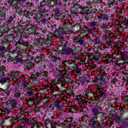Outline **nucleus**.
Returning <instances> with one entry per match:
<instances>
[{"mask_svg": "<svg viewBox=\"0 0 128 128\" xmlns=\"http://www.w3.org/2000/svg\"><path fill=\"white\" fill-rule=\"evenodd\" d=\"M44 124H46V126H48L50 124V126H52V122L49 119H46V122H45Z\"/></svg>", "mask_w": 128, "mask_h": 128, "instance_id": "nucleus-41", "label": "nucleus"}, {"mask_svg": "<svg viewBox=\"0 0 128 128\" xmlns=\"http://www.w3.org/2000/svg\"><path fill=\"white\" fill-rule=\"evenodd\" d=\"M31 78H34V79L36 78V75L32 74H31Z\"/></svg>", "mask_w": 128, "mask_h": 128, "instance_id": "nucleus-64", "label": "nucleus"}, {"mask_svg": "<svg viewBox=\"0 0 128 128\" xmlns=\"http://www.w3.org/2000/svg\"><path fill=\"white\" fill-rule=\"evenodd\" d=\"M70 110H71V112H76V110H75L74 106H71Z\"/></svg>", "mask_w": 128, "mask_h": 128, "instance_id": "nucleus-50", "label": "nucleus"}, {"mask_svg": "<svg viewBox=\"0 0 128 128\" xmlns=\"http://www.w3.org/2000/svg\"><path fill=\"white\" fill-rule=\"evenodd\" d=\"M54 84H56V80L54 79L52 80L51 82H50L51 86H54Z\"/></svg>", "mask_w": 128, "mask_h": 128, "instance_id": "nucleus-56", "label": "nucleus"}, {"mask_svg": "<svg viewBox=\"0 0 128 128\" xmlns=\"http://www.w3.org/2000/svg\"><path fill=\"white\" fill-rule=\"evenodd\" d=\"M4 52H2L0 53V62H2V60H4Z\"/></svg>", "mask_w": 128, "mask_h": 128, "instance_id": "nucleus-32", "label": "nucleus"}, {"mask_svg": "<svg viewBox=\"0 0 128 128\" xmlns=\"http://www.w3.org/2000/svg\"><path fill=\"white\" fill-rule=\"evenodd\" d=\"M18 44H21L22 45L24 44V41L22 40V36L20 37V38L19 40L16 42Z\"/></svg>", "mask_w": 128, "mask_h": 128, "instance_id": "nucleus-28", "label": "nucleus"}, {"mask_svg": "<svg viewBox=\"0 0 128 128\" xmlns=\"http://www.w3.org/2000/svg\"><path fill=\"white\" fill-rule=\"evenodd\" d=\"M41 30L43 34H46L48 32V28H46V27L42 28H41Z\"/></svg>", "mask_w": 128, "mask_h": 128, "instance_id": "nucleus-34", "label": "nucleus"}, {"mask_svg": "<svg viewBox=\"0 0 128 128\" xmlns=\"http://www.w3.org/2000/svg\"><path fill=\"white\" fill-rule=\"evenodd\" d=\"M99 26L101 28H105L106 30V26L104 25V24H102V25H99Z\"/></svg>", "mask_w": 128, "mask_h": 128, "instance_id": "nucleus-55", "label": "nucleus"}, {"mask_svg": "<svg viewBox=\"0 0 128 128\" xmlns=\"http://www.w3.org/2000/svg\"><path fill=\"white\" fill-rule=\"evenodd\" d=\"M26 6L28 10H32V8L34 6V4L28 2L26 3Z\"/></svg>", "mask_w": 128, "mask_h": 128, "instance_id": "nucleus-21", "label": "nucleus"}, {"mask_svg": "<svg viewBox=\"0 0 128 128\" xmlns=\"http://www.w3.org/2000/svg\"><path fill=\"white\" fill-rule=\"evenodd\" d=\"M34 40H35V42H36V44H39L40 42V38H36Z\"/></svg>", "mask_w": 128, "mask_h": 128, "instance_id": "nucleus-63", "label": "nucleus"}, {"mask_svg": "<svg viewBox=\"0 0 128 128\" xmlns=\"http://www.w3.org/2000/svg\"><path fill=\"white\" fill-rule=\"evenodd\" d=\"M84 10V9L82 8V6H80L78 4H73V6L71 7L70 10L72 12V14H76V12L78 10Z\"/></svg>", "mask_w": 128, "mask_h": 128, "instance_id": "nucleus-3", "label": "nucleus"}, {"mask_svg": "<svg viewBox=\"0 0 128 128\" xmlns=\"http://www.w3.org/2000/svg\"><path fill=\"white\" fill-rule=\"evenodd\" d=\"M6 12H4V11H0V18H2L3 20H6Z\"/></svg>", "mask_w": 128, "mask_h": 128, "instance_id": "nucleus-19", "label": "nucleus"}, {"mask_svg": "<svg viewBox=\"0 0 128 128\" xmlns=\"http://www.w3.org/2000/svg\"><path fill=\"white\" fill-rule=\"evenodd\" d=\"M22 82V86H23L24 88H26V86H28V84H26V80H23Z\"/></svg>", "mask_w": 128, "mask_h": 128, "instance_id": "nucleus-43", "label": "nucleus"}, {"mask_svg": "<svg viewBox=\"0 0 128 128\" xmlns=\"http://www.w3.org/2000/svg\"><path fill=\"white\" fill-rule=\"evenodd\" d=\"M7 40L12 42H14V36L12 35H9L8 37Z\"/></svg>", "mask_w": 128, "mask_h": 128, "instance_id": "nucleus-27", "label": "nucleus"}, {"mask_svg": "<svg viewBox=\"0 0 128 128\" xmlns=\"http://www.w3.org/2000/svg\"><path fill=\"white\" fill-rule=\"evenodd\" d=\"M12 108H16V103H12Z\"/></svg>", "mask_w": 128, "mask_h": 128, "instance_id": "nucleus-58", "label": "nucleus"}, {"mask_svg": "<svg viewBox=\"0 0 128 128\" xmlns=\"http://www.w3.org/2000/svg\"><path fill=\"white\" fill-rule=\"evenodd\" d=\"M106 84V81H102V80H100V86H104V84Z\"/></svg>", "mask_w": 128, "mask_h": 128, "instance_id": "nucleus-45", "label": "nucleus"}, {"mask_svg": "<svg viewBox=\"0 0 128 128\" xmlns=\"http://www.w3.org/2000/svg\"><path fill=\"white\" fill-rule=\"evenodd\" d=\"M22 122L25 124H30V119L28 118H23V120Z\"/></svg>", "mask_w": 128, "mask_h": 128, "instance_id": "nucleus-22", "label": "nucleus"}, {"mask_svg": "<svg viewBox=\"0 0 128 128\" xmlns=\"http://www.w3.org/2000/svg\"><path fill=\"white\" fill-rule=\"evenodd\" d=\"M103 20H108V16L106 14H103Z\"/></svg>", "mask_w": 128, "mask_h": 128, "instance_id": "nucleus-49", "label": "nucleus"}, {"mask_svg": "<svg viewBox=\"0 0 128 128\" xmlns=\"http://www.w3.org/2000/svg\"><path fill=\"white\" fill-rule=\"evenodd\" d=\"M20 91H18L16 93L14 94V96L15 98H20Z\"/></svg>", "mask_w": 128, "mask_h": 128, "instance_id": "nucleus-35", "label": "nucleus"}, {"mask_svg": "<svg viewBox=\"0 0 128 128\" xmlns=\"http://www.w3.org/2000/svg\"><path fill=\"white\" fill-rule=\"evenodd\" d=\"M10 86H12V85L10 84H9L8 86V88L6 90H4V92H5V94H6L7 96H10V90H8V88H10Z\"/></svg>", "mask_w": 128, "mask_h": 128, "instance_id": "nucleus-17", "label": "nucleus"}, {"mask_svg": "<svg viewBox=\"0 0 128 128\" xmlns=\"http://www.w3.org/2000/svg\"><path fill=\"white\" fill-rule=\"evenodd\" d=\"M78 38H79L78 36H76L75 39L73 40V42H76V44H78Z\"/></svg>", "mask_w": 128, "mask_h": 128, "instance_id": "nucleus-52", "label": "nucleus"}, {"mask_svg": "<svg viewBox=\"0 0 128 128\" xmlns=\"http://www.w3.org/2000/svg\"><path fill=\"white\" fill-rule=\"evenodd\" d=\"M30 28L32 30H38V26L37 25H35V26H32Z\"/></svg>", "mask_w": 128, "mask_h": 128, "instance_id": "nucleus-42", "label": "nucleus"}, {"mask_svg": "<svg viewBox=\"0 0 128 128\" xmlns=\"http://www.w3.org/2000/svg\"><path fill=\"white\" fill-rule=\"evenodd\" d=\"M90 26H99L100 23L97 22H91L89 23Z\"/></svg>", "mask_w": 128, "mask_h": 128, "instance_id": "nucleus-16", "label": "nucleus"}, {"mask_svg": "<svg viewBox=\"0 0 128 128\" xmlns=\"http://www.w3.org/2000/svg\"><path fill=\"white\" fill-rule=\"evenodd\" d=\"M84 76L83 77H78L76 78V80H78V82H84Z\"/></svg>", "mask_w": 128, "mask_h": 128, "instance_id": "nucleus-31", "label": "nucleus"}, {"mask_svg": "<svg viewBox=\"0 0 128 128\" xmlns=\"http://www.w3.org/2000/svg\"><path fill=\"white\" fill-rule=\"evenodd\" d=\"M40 11V14H46V12H48V10H46V8H42V9H39Z\"/></svg>", "mask_w": 128, "mask_h": 128, "instance_id": "nucleus-23", "label": "nucleus"}, {"mask_svg": "<svg viewBox=\"0 0 128 128\" xmlns=\"http://www.w3.org/2000/svg\"><path fill=\"white\" fill-rule=\"evenodd\" d=\"M62 64H64V66H68V60H65L62 62Z\"/></svg>", "mask_w": 128, "mask_h": 128, "instance_id": "nucleus-47", "label": "nucleus"}, {"mask_svg": "<svg viewBox=\"0 0 128 128\" xmlns=\"http://www.w3.org/2000/svg\"><path fill=\"white\" fill-rule=\"evenodd\" d=\"M55 4H57V6H62V2L60 0H56Z\"/></svg>", "mask_w": 128, "mask_h": 128, "instance_id": "nucleus-37", "label": "nucleus"}, {"mask_svg": "<svg viewBox=\"0 0 128 128\" xmlns=\"http://www.w3.org/2000/svg\"><path fill=\"white\" fill-rule=\"evenodd\" d=\"M28 96H32L34 94V93H32V91H28Z\"/></svg>", "mask_w": 128, "mask_h": 128, "instance_id": "nucleus-54", "label": "nucleus"}, {"mask_svg": "<svg viewBox=\"0 0 128 128\" xmlns=\"http://www.w3.org/2000/svg\"><path fill=\"white\" fill-rule=\"evenodd\" d=\"M13 20H14V17L10 16L6 20V24H12Z\"/></svg>", "mask_w": 128, "mask_h": 128, "instance_id": "nucleus-20", "label": "nucleus"}, {"mask_svg": "<svg viewBox=\"0 0 128 128\" xmlns=\"http://www.w3.org/2000/svg\"><path fill=\"white\" fill-rule=\"evenodd\" d=\"M16 60L15 58L10 57L8 59V62H14V60Z\"/></svg>", "mask_w": 128, "mask_h": 128, "instance_id": "nucleus-48", "label": "nucleus"}, {"mask_svg": "<svg viewBox=\"0 0 128 128\" xmlns=\"http://www.w3.org/2000/svg\"><path fill=\"white\" fill-rule=\"evenodd\" d=\"M122 110L123 112H126L128 110V109L126 108L125 106H124L122 107Z\"/></svg>", "mask_w": 128, "mask_h": 128, "instance_id": "nucleus-40", "label": "nucleus"}, {"mask_svg": "<svg viewBox=\"0 0 128 128\" xmlns=\"http://www.w3.org/2000/svg\"><path fill=\"white\" fill-rule=\"evenodd\" d=\"M96 93L97 94H99L100 96L102 98H106V96H108V92L106 90H96Z\"/></svg>", "mask_w": 128, "mask_h": 128, "instance_id": "nucleus-5", "label": "nucleus"}, {"mask_svg": "<svg viewBox=\"0 0 128 128\" xmlns=\"http://www.w3.org/2000/svg\"><path fill=\"white\" fill-rule=\"evenodd\" d=\"M118 80L116 78H114L113 80L111 81V84H118Z\"/></svg>", "mask_w": 128, "mask_h": 128, "instance_id": "nucleus-33", "label": "nucleus"}, {"mask_svg": "<svg viewBox=\"0 0 128 128\" xmlns=\"http://www.w3.org/2000/svg\"><path fill=\"white\" fill-rule=\"evenodd\" d=\"M58 102L56 101H54L53 102V104H54V106H55L56 108V106H58Z\"/></svg>", "mask_w": 128, "mask_h": 128, "instance_id": "nucleus-59", "label": "nucleus"}, {"mask_svg": "<svg viewBox=\"0 0 128 128\" xmlns=\"http://www.w3.org/2000/svg\"><path fill=\"white\" fill-rule=\"evenodd\" d=\"M56 52H56V50H53L52 52V54L53 56H54V54H56Z\"/></svg>", "mask_w": 128, "mask_h": 128, "instance_id": "nucleus-57", "label": "nucleus"}, {"mask_svg": "<svg viewBox=\"0 0 128 128\" xmlns=\"http://www.w3.org/2000/svg\"><path fill=\"white\" fill-rule=\"evenodd\" d=\"M8 82L10 80V78L8 77H0V84H4L5 82H8Z\"/></svg>", "mask_w": 128, "mask_h": 128, "instance_id": "nucleus-13", "label": "nucleus"}, {"mask_svg": "<svg viewBox=\"0 0 128 128\" xmlns=\"http://www.w3.org/2000/svg\"><path fill=\"white\" fill-rule=\"evenodd\" d=\"M6 48L4 46H0V52H6Z\"/></svg>", "mask_w": 128, "mask_h": 128, "instance_id": "nucleus-39", "label": "nucleus"}, {"mask_svg": "<svg viewBox=\"0 0 128 128\" xmlns=\"http://www.w3.org/2000/svg\"><path fill=\"white\" fill-rule=\"evenodd\" d=\"M23 15L25 18H30V16H33V20H40L42 18V14H38L36 10H32L30 12L26 10H24L23 11Z\"/></svg>", "mask_w": 128, "mask_h": 128, "instance_id": "nucleus-1", "label": "nucleus"}, {"mask_svg": "<svg viewBox=\"0 0 128 128\" xmlns=\"http://www.w3.org/2000/svg\"><path fill=\"white\" fill-rule=\"evenodd\" d=\"M74 28L76 30H82V25L78 24H76L74 26Z\"/></svg>", "mask_w": 128, "mask_h": 128, "instance_id": "nucleus-18", "label": "nucleus"}, {"mask_svg": "<svg viewBox=\"0 0 128 128\" xmlns=\"http://www.w3.org/2000/svg\"><path fill=\"white\" fill-rule=\"evenodd\" d=\"M10 30V27L8 26H6L4 28L3 34H8V32Z\"/></svg>", "mask_w": 128, "mask_h": 128, "instance_id": "nucleus-24", "label": "nucleus"}, {"mask_svg": "<svg viewBox=\"0 0 128 128\" xmlns=\"http://www.w3.org/2000/svg\"><path fill=\"white\" fill-rule=\"evenodd\" d=\"M80 68L76 66V70H74V72H76L77 74H78L80 73Z\"/></svg>", "mask_w": 128, "mask_h": 128, "instance_id": "nucleus-44", "label": "nucleus"}, {"mask_svg": "<svg viewBox=\"0 0 128 128\" xmlns=\"http://www.w3.org/2000/svg\"><path fill=\"white\" fill-rule=\"evenodd\" d=\"M112 117L115 120V122H116V124H120V122H122V118H121L122 117L120 116H118L116 114H114L112 115Z\"/></svg>", "mask_w": 128, "mask_h": 128, "instance_id": "nucleus-7", "label": "nucleus"}, {"mask_svg": "<svg viewBox=\"0 0 128 128\" xmlns=\"http://www.w3.org/2000/svg\"><path fill=\"white\" fill-rule=\"evenodd\" d=\"M34 2H35V4L38 6L40 3V6L38 7V10H42L43 6H48V1H46V0H32Z\"/></svg>", "mask_w": 128, "mask_h": 128, "instance_id": "nucleus-2", "label": "nucleus"}, {"mask_svg": "<svg viewBox=\"0 0 128 128\" xmlns=\"http://www.w3.org/2000/svg\"><path fill=\"white\" fill-rule=\"evenodd\" d=\"M94 40H96L97 44H100V39L98 37H96L94 39Z\"/></svg>", "mask_w": 128, "mask_h": 128, "instance_id": "nucleus-62", "label": "nucleus"}, {"mask_svg": "<svg viewBox=\"0 0 128 128\" xmlns=\"http://www.w3.org/2000/svg\"><path fill=\"white\" fill-rule=\"evenodd\" d=\"M50 58H52V60H51L52 61V62H58V60H62L60 58L56 57L54 55L51 56Z\"/></svg>", "mask_w": 128, "mask_h": 128, "instance_id": "nucleus-15", "label": "nucleus"}, {"mask_svg": "<svg viewBox=\"0 0 128 128\" xmlns=\"http://www.w3.org/2000/svg\"><path fill=\"white\" fill-rule=\"evenodd\" d=\"M6 72V67L4 66H2L0 68V77L4 76V72Z\"/></svg>", "mask_w": 128, "mask_h": 128, "instance_id": "nucleus-14", "label": "nucleus"}, {"mask_svg": "<svg viewBox=\"0 0 128 128\" xmlns=\"http://www.w3.org/2000/svg\"><path fill=\"white\" fill-rule=\"evenodd\" d=\"M96 90H100V92H102V86L100 84L99 86H98V89Z\"/></svg>", "mask_w": 128, "mask_h": 128, "instance_id": "nucleus-46", "label": "nucleus"}, {"mask_svg": "<svg viewBox=\"0 0 128 128\" xmlns=\"http://www.w3.org/2000/svg\"><path fill=\"white\" fill-rule=\"evenodd\" d=\"M128 119H125L124 121H123V124L124 125H128Z\"/></svg>", "mask_w": 128, "mask_h": 128, "instance_id": "nucleus-53", "label": "nucleus"}, {"mask_svg": "<svg viewBox=\"0 0 128 128\" xmlns=\"http://www.w3.org/2000/svg\"><path fill=\"white\" fill-rule=\"evenodd\" d=\"M54 36V33L50 32L49 34L48 35V38H52Z\"/></svg>", "mask_w": 128, "mask_h": 128, "instance_id": "nucleus-61", "label": "nucleus"}, {"mask_svg": "<svg viewBox=\"0 0 128 128\" xmlns=\"http://www.w3.org/2000/svg\"><path fill=\"white\" fill-rule=\"evenodd\" d=\"M41 76H46V78H48V71H44L40 73Z\"/></svg>", "mask_w": 128, "mask_h": 128, "instance_id": "nucleus-26", "label": "nucleus"}, {"mask_svg": "<svg viewBox=\"0 0 128 128\" xmlns=\"http://www.w3.org/2000/svg\"><path fill=\"white\" fill-rule=\"evenodd\" d=\"M85 36H87L88 38H94V40L96 38V34H94V33L92 32V31L90 30H89L87 33L86 34L84 35Z\"/></svg>", "mask_w": 128, "mask_h": 128, "instance_id": "nucleus-8", "label": "nucleus"}, {"mask_svg": "<svg viewBox=\"0 0 128 128\" xmlns=\"http://www.w3.org/2000/svg\"><path fill=\"white\" fill-rule=\"evenodd\" d=\"M20 71L16 72H15V74H14V78H16V76H18V75L20 74Z\"/></svg>", "mask_w": 128, "mask_h": 128, "instance_id": "nucleus-51", "label": "nucleus"}, {"mask_svg": "<svg viewBox=\"0 0 128 128\" xmlns=\"http://www.w3.org/2000/svg\"><path fill=\"white\" fill-rule=\"evenodd\" d=\"M72 120H74V118L70 117V118H68L67 120H64V122H72Z\"/></svg>", "mask_w": 128, "mask_h": 128, "instance_id": "nucleus-38", "label": "nucleus"}, {"mask_svg": "<svg viewBox=\"0 0 128 128\" xmlns=\"http://www.w3.org/2000/svg\"><path fill=\"white\" fill-rule=\"evenodd\" d=\"M64 54L70 55L72 54V49L70 48H68L63 50Z\"/></svg>", "mask_w": 128, "mask_h": 128, "instance_id": "nucleus-10", "label": "nucleus"}, {"mask_svg": "<svg viewBox=\"0 0 128 128\" xmlns=\"http://www.w3.org/2000/svg\"><path fill=\"white\" fill-rule=\"evenodd\" d=\"M48 4V5L47 6L48 8H50V10H52L54 6V5L56 4V1L54 0H50V1H47Z\"/></svg>", "mask_w": 128, "mask_h": 128, "instance_id": "nucleus-11", "label": "nucleus"}, {"mask_svg": "<svg viewBox=\"0 0 128 128\" xmlns=\"http://www.w3.org/2000/svg\"><path fill=\"white\" fill-rule=\"evenodd\" d=\"M34 60L36 62H37V64H40V62L42 60V57L37 56L36 58H35Z\"/></svg>", "mask_w": 128, "mask_h": 128, "instance_id": "nucleus-25", "label": "nucleus"}, {"mask_svg": "<svg viewBox=\"0 0 128 128\" xmlns=\"http://www.w3.org/2000/svg\"><path fill=\"white\" fill-rule=\"evenodd\" d=\"M78 43L80 46H82L86 44V42L84 41V36H80L78 35Z\"/></svg>", "mask_w": 128, "mask_h": 128, "instance_id": "nucleus-9", "label": "nucleus"}, {"mask_svg": "<svg viewBox=\"0 0 128 128\" xmlns=\"http://www.w3.org/2000/svg\"><path fill=\"white\" fill-rule=\"evenodd\" d=\"M40 22H42V24H48V20L46 19H43L40 20Z\"/></svg>", "mask_w": 128, "mask_h": 128, "instance_id": "nucleus-36", "label": "nucleus"}, {"mask_svg": "<svg viewBox=\"0 0 128 128\" xmlns=\"http://www.w3.org/2000/svg\"><path fill=\"white\" fill-rule=\"evenodd\" d=\"M64 34V32L62 28H59L58 30L55 32V36L57 38H60Z\"/></svg>", "mask_w": 128, "mask_h": 128, "instance_id": "nucleus-6", "label": "nucleus"}, {"mask_svg": "<svg viewBox=\"0 0 128 128\" xmlns=\"http://www.w3.org/2000/svg\"><path fill=\"white\" fill-rule=\"evenodd\" d=\"M92 58H93V60H98L99 58H100V54H98L96 56H94L92 57Z\"/></svg>", "mask_w": 128, "mask_h": 128, "instance_id": "nucleus-30", "label": "nucleus"}, {"mask_svg": "<svg viewBox=\"0 0 128 128\" xmlns=\"http://www.w3.org/2000/svg\"><path fill=\"white\" fill-rule=\"evenodd\" d=\"M52 10L54 14L56 16H58L60 14V10L58 8H56L55 9H52Z\"/></svg>", "mask_w": 128, "mask_h": 128, "instance_id": "nucleus-29", "label": "nucleus"}, {"mask_svg": "<svg viewBox=\"0 0 128 128\" xmlns=\"http://www.w3.org/2000/svg\"><path fill=\"white\" fill-rule=\"evenodd\" d=\"M24 32V28L22 25L18 24L14 28V32L15 34H18V32L22 34Z\"/></svg>", "mask_w": 128, "mask_h": 128, "instance_id": "nucleus-4", "label": "nucleus"}, {"mask_svg": "<svg viewBox=\"0 0 128 128\" xmlns=\"http://www.w3.org/2000/svg\"><path fill=\"white\" fill-rule=\"evenodd\" d=\"M70 58H71L72 62L74 64V62H76L78 60H79L80 57H78V56H76V54H72L70 56Z\"/></svg>", "mask_w": 128, "mask_h": 128, "instance_id": "nucleus-12", "label": "nucleus"}, {"mask_svg": "<svg viewBox=\"0 0 128 128\" xmlns=\"http://www.w3.org/2000/svg\"><path fill=\"white\" fill-rule=\"evenodd\" d=\"M66 26L67 28H73L72 24L71 23H68V24H67Z\"/></svg>", "mask_w": 128, "mask_h": 128, "instance_id": "nucleus-60", "label": "nucleus"}]
</instances>
